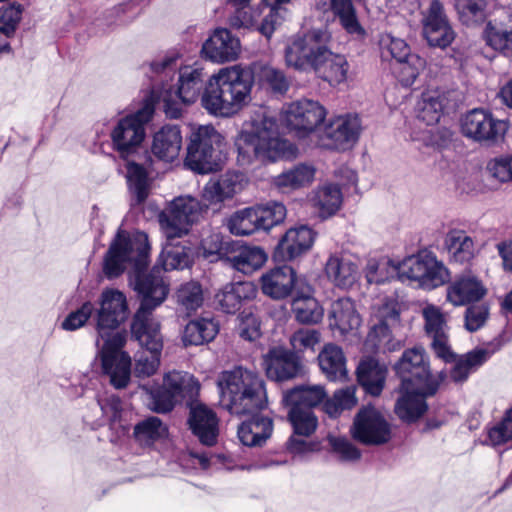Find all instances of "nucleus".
Segmentation results:
<instances>
[{
	"instance_id": "nucleus-1",
	"label": "nucleus",
	"mask_w": 512,
	"mask_h": 512,
	"mask_svg": "<svg viewBox=\"0 0 512 512\" xmlns=\"http://www.w3.org/2000/svg\"><path fill=\"white\" fill-rule=\"evenodd\" d=\"M220 405L234 415H253L238 427V438L245 446H262L271 437L273 421L256 414L267 406L263 379L256 373L236 367L223 371L217 379Z\"/></svg>"
},
{
	"instance_id": "nucleus-2",
	"label": "nucleus",
	"mask_w": 512,
	"mask_h": 512,
	"mask_svg": "<svg viewBox=\"0 0 512 512\" xmlns=\"http://www.w3.org/2000/svg\"><path fill=\"white\" fill-rule=\"evenodd\" d=\"M167 242L158 257L157 264L153 270L143 275V271L148 265L150 245L148 236L143 232H137L130 235L119 229L114 240L106 253L104 259V273L108 278H115L121 275L125 270L131 269L135 277V290L137 284L141 281L150 279H160L168 291L161 275V270H182L189 267L192 263L191 250L189 247L180 243H174V240L166 238Z\"/></svg>"
},
{
	"instance_id": "nucleus-3",
	"label": "nucleus",
	"mask_w": 512,
	"mask_h": 512,
	"mask_svg": "<svg viewBox=\"0 0 512 512\" xmlns=\"http://www.w3.org/2000/svg\"><path fill=\"white\" fill-rule=\"evenodd\" d=\"M126 296L116 289H104L96 312V345L104 374L116 389L127 387L131 377V357L123 351L126 334L118 327L128 318Z\"/></svg>"
},
{
	"instance_id": "nucleus-4",
	"label": "nucleus",
	"mask_w": 512,
	"mask_h": 512,
	"mask_svg": "<svg viewBox=\"0 0 512 512\" xmlns=\"http://www.w3.org/2000/svg\"><path fill=\"white\" fill-rule=\"evenodd\" d=\"M141 304L131 324V334L145 351L135 354L133 373L139 379L153 376L160 366L163 349L161 325L152 311L161 305L167 297L166 287L160 279H150L137 284Z\"/></svg>"
},
{
	"instance_id": "nucleus-5",
	"label": "nucleus",
	"mask_w": 512,
	"mask_h": 512,
	"mask_svg": "<svg viewBox=\"0 0 512 512\" xmlns=\"http://www.w3.org/2000/svg\"><path fill=\"white\" fill-rule=\"evenodd\" d=\"M331 41L327 28H312L296 35L285 48L286 64L298 71H313L332 87L345 83L350 66L344 55L331 50Z\"/></svg>"
},
{
	"instance_id": "nucleus-6",
	"label": "nucleus",
	"mask_w": 512,
	"mask_h": 512,
	"mask_svg": "<svg viewBox=\"0 0 512 512\" xmlns=\"http://www.w3.org/2000/svg\"><path fill=\"white\" fill-rule=\"evenodd\" d=\"M252 73L239 65L221 68L207 79L201 105L208 114L228 118L251 102Z\"/></svg>"
},
{
	"instance_id": "nucleus-7",
	"label": "nucleus",
	"mask_w": 512,
	"mask_h": 512,
	"mask_svg": "<svg viewBox=\"0 0 512 512\" xmlns=\"http://www.w3.org/2000/svg\"><path fill=\"white\" fill-rule=\"evenodd\" d=\"M237 161L241 166L275 162L286 156L291 144L279 134L277 120L265 112L256 113L236 138Z\"/></svg>"
},
{
	"instance_id": "nucleus-8",
	"label": "nucleus",
	"mask_w": 512,
	"mask_h": 512,
	"mask_svg": "<svg viewBox=\"0 0 512 512\" xmlns=\"http://www.w3.org/2000/svg\"><path fill=\"white\" fill-rule=\"evenodd\" d=\"M226 146L225 137L213 125L194 126L184 164L198 174L218 171L225 159Z\"/></svg>"
},
{
	"instance_id": "nucleus-9",
	"label": "nucleus",
	"mask_w": 512,
	"mask_h": 512,
	"mask_svg": "<svg viewBox=\"0 0 512 512\" xmlns=\"http://www.w3.org/2000/svg\"><path fill=\"white\" fill-rule=\"evenodd\" d=\"M154 111L153 101L147 99L140 109L115 122L110 139L113 150L121 158L127 159L138 152L146 136L145 126L152 119Z\"/></svg>"
},
{
	"instance_id": "nucleus-10",
	"label": "nucleus",
	"mask_w": 512,
	"mask_h": 512,
	"mask_svg": "<svg viewBox=\"0 0 512 512\" xmlns=\"http://www.w3.org/2000/svg\"><path fill=\"white\" fill-rule=\"evenodd\" d=\"M392 273L401 281L417 282L427 290L442 286L449 277L447 268L430 253H418L392 263Z\"/></svg>"
},
{
	"instance_id": "nucleus-11",
	"label": "nucleus",
	"mask_w": 512,
	"mask_h": 512,
	"mask_svg": "<svg viewBox=\"0 0 512 512\" xmlns=\"http://www.w3.org/2000/svg\"><path fill=\"white\" fill-rule=\"evenodd\" d=\"M209 204H201L191 196H179L173 199L158 214V221L164 236L175 240L188 234L190 226L196 222L204 208Z\"/></svg>"
},
{
	"instance_id": "nucleus-12",
	"label": "nucleus",
	"mask_w": 512,
	"mask_h": 512,
	"mask_svg": "<svg viewBox=\"0 0 512 512\" xmlns=\"http://www.w3.org/2000/svg\"><path fill=\"white\" fill-rule=\"evenodd\" d=\"M327 110L318 101L303 98L283 106L280 119L297 137H306L326 118Z\"/></svg>"
},
{
	"instance_id": "nucleus-13",
	"label": "nucleus",
	"mask_w": 512,
	"mask_h": 512,
	"mask_svg": "<svg viewBox=\"0 0 512 512\" xmlns=\"http://www.w3.org/2000/svg\"><path fill=\"white\" fill-rule=\"evenodd\" d=\"M508 123L485 109L475 108L461 118L462 134L475 142L496 143L503 139Z\"/></svg>"
},
{
	"instance_id": "nucleus-14",
	"label": "nucleus",
	"mask_w": 512,
	"mask_h": 512,
	"mask_svg": "<svg viewBox=\"0 0 512 512\" xmlns=\"http://www.w3.org/2000/svg\"><path fill=\"white\" fill-rule=\"evenodd\" d=\"M382 54L391 56L398 64V79L402 85L411 86L426 67V60L411 53L409 45L400 38L385 34L380 39Z\"/></svg>"
},
{
	"instance_id": "nucleus-15",
	"label": "nucleus",
	"mask_w": 512,
	"mask_h": 512,
	"mask_svg": "<svg viewBox=\"0 0 512 512\" xmlns=\"http://www.w3.org/2000/svg\"><path fill=\"white\" fill-rule=\"evenodd\" d=\"M199 390V383L188 372L173 370L164 375L163 389L152 394L151 409L157 413L170 412L178 396H192Z\"/></svg>"
},
{
	"instance_id": "nucleus-16",
	"label": "nucleus",
	"mask_w": 512,
	"mask_h": 512,
	"mask_svg": "<svg viewBox=\"0 0 512 512\" xmlns=\"http://www.w3.org/2000/svg\"><path fill=\"white\" fill-rule=\"evenodd\" d=\"M395 370L405 385L425 386L430 381H437L440 386L448 378L444 371L439 372L436 377L431 375L427 356L422 347L406 350L396 363Z\"/></svg>"
},
{
	"instance_id": "nucleus-17",
	"label": "nucleus",
	"mask_w": 512,
	"mask_h": 512,
	"mask_svg": "<svg viewBox=\"0 0 512 512\" xmlns=\"http://www.w3.org/2000/svg\"><path fill=\"white\" fill-rule=\"evenodd\" d=\"M352 436L366 445H381L391 438L389 423L374 407H365L356 414Z\"/></svg>"
},
{
	"instance_id": "nucleus-18",
	"label": "nucleus",
	"mask_w": 512,
	"mask_h": 512,
	"mask_svg": "<svg viewBox=\"0 0 512 512\" xmlns=\"http://www.w3.org/2000/svg\"><path fill=\"white\" fill-rule=\"evenodd\" d=\"M424 319V331L431 339V346L437 357L450 361L455 353L449 345V326L447 315L434 304H426L421 311Z\"/></svg>"
},
{
	"instance_id": "nucleus-19",
	"label": "nucleus",
	"mask_w": 512,
	"mask_h": 512,
	"mask_svg": "<svg viewBox=\"0 0 512 512\" xmlns=\"http://www.w3.org/2000/svg\"><path fill=\"white\" fill-rule=\"evenodd\" d=\"M361 121L357 115L337 116L325 126L321 137L322 146L334 150H347L359 139Z\"/></svg>"
},
{
	"instance_id": "nucleus-20",
	"label": "nucleus",
	"mask_w": 512,
	"mask_h": 512,
	"mask_svg": "<svg viewBox=\"0 0 512 512\" xmlns=\"http://www.w3.org/2000/svg\"><path fill=\"white\" fill-rule=\"evenodd\" d=\"M439 388L437 381H430L422 385L401 384L402 396L395 405V413L406 422H414L427 411L425 398L433 396Z\"/></svg>"
},
{
	"instance_id": "nucleus-21",
	"label": "nucleus",
	"mask_w": 512,
	"mask_h": 512,
	"mask_svg": "<svg viewBox=\"0 0 512 512\" xmlns=\"http://www.w3.org/2000/svg\"><path fill=\"white\" fill-rule=\"evenodd\" d=\"M263 367L268 378L286 381L303 374L304 366L298 354L284 347H272L263 356Z\"/></svg>"
},
{
	"instance_id": "nucleus-22",
	"label": "nucleus",
	"mask_w": 512,
	"mask_h": 512,
	"mask_svg": "<svg viewBox=\"0 0 512 512\" xmlns=\"http://www.w3.org/2000/svg\"><path fill=\"white\" fill-rule=\"evenodd\" d=\"M422 23L423 35L430 46L446 48L453 42L455 32L439 0L431 1Z\"/></svg>"
},
{
	"instance_id": "nucleus-23",
	"label": "nucleus",
	"mask_w": 512,
	"mask_h": 512,
	"mask_svg": "<svg viewBox=\"0 0 512 512\" xmlns=\"http://www.w3.org/2000/svg\"><path fill=\"white\" fill-rule=\"evenodd\" d=\"M241 52L239 38L226 28L216 29L204 42L202 53L214 63L235 61Z\"/></svg>"
},
{
	"instance_id": "nucleus-24",
	"label": "nucleus",
	"mask_w": 512,
	"mask_h": 512,
	"mask_svg": "<svg viewBox=\"0 0 512 512\" xmlns=\"http://www.w3.org/2000/svg\"><path fill=\"white\" fill-rule=\"evenodd\" d=\"M245 175L237 171H227L217 179L209 180L202 190V200L207 204H218L233 198L246 186Z\"/></svg>"
},
{
	"instance_id": "nucleus-25",
	"label": "nucleus",
	"mask_w": 512,
	"mask_h": 512,
	"mask_svg": "<svg viewBox=\"0 0 512 512\" xmlns=\"http://www.w3.org/2000/svg\"><path fill=\"white\" fill-rule=\"evenodd\" d=\"M260 282L262 292L276 300L288 297L294 288L297 291L303 285L297 280L294 269L287 265L270 269L261 276Z\"/></svg>"
},
{
	"instance_id": "nucleus-26",
	"label": "nucleus",
	"mask_w": 512,
	"mask_h": 512,
	"mask_svg": "<svg viewBox=\"0 0 512 512\" xmlns=\"http://www.w3.org/2000/svg\"><path fill=\"white\" fill-rule=\"evenodd\" d=\"M325 274L334 286L349 289L359 280L360 270L357 261L350 255L333 254L325 264Z\"/></svg>"
},
{
	"instance_id": "nucleus-27",
	"label": "nucleus",
	"mask_w": 512,
	"mask_h": 512,
	"mask_svg": "<svg viewBox=\"0 0 512 512\" xmlns=\"http://www.w3.org/2000/svg\"><path fill=\"white\" fill-rule=\"evenodd\" d=\"M183 138L178 125L167 124L157 130L152 138L151 152L159 160L172 163L182 149Z\"/></svg>"
},
{
	"instance_id": "nucleus-28",
	"label": "nucleus",
	"mask_w": 512,
	"mask_h": 512,
	"mask_svg": "<svg viewBox=\"0 0 512 512\" xmlns=\"http://www.w3.org/2000/svg\"><path fill=\"white\" fill-rule=\"evenodd\" d=\"M486 289L481 281L470 274L455 278L446 289V300L453 306H464L484 297Z\"/></svg>"
},
{
	"instance_id": "nucleus-29",
	"label": "nucleus",
	"mask_w": 512,
	"mask_h": 512,
	"mask_svg": "<svg viewBox=\"0 0 512 512\" xmlns=\"http://www.w3.org/2000/svg\"><path fill=\"white\" fill-rule=\"evenodd\" d=\"M188 422L193 434L203 445L212 446L217 442L219 420L212 409L196 405L191 408Z\"/></svg>"
},
{
	"instance_id": "nucleus-30",
	"label": "nucleus",
	"mask_w": 512,
	"mask_h": 512,
	"mask_svg": "<svg viewBox=\"0 0 512 512\" xmlns=\"http://www.w3.org/2000/svg\"><path fill=\"white\" fill-rule=\"evenodd\" d=\"M315 238L316 233L310 227L306 225L293 227L283 235L277 248L283 259L292 260L308 252Z\"/></svg>"
},
{
	"instance_id": "nucleus-31",
	"label": "nucleus",
	"mask_w": 512,
	"mask_h": 512,
	"mask_svg": "<svg viewBox=\"0 0 512 512\" xmlns=\"http://www.w3.org/2000/svg\"><path fill=\"white\" fill-rule=\"evenodd\" d=\"M206 76L204 69L198 65L179 69L177 95L183 103H194L202 97L207 83Z\"/></svg>"
},
{
	"instance_id": "nucleus-32",
	"label": "nucleus",
	"mask_w": 512,
	"mask_h": 512,
	"mask_svg": "<svg viewBox=\"0 0 512 512\" xmlns=\"http://www.w3.org/2000/svg\"><path fill=\"white\" fill-rule=\"evenodd\" d=\"M295 319L302 324H317L324 316V309L313 297V288L304 284L298 288L292 301Z\"/></svg>"
},
{
	"instance_id": "nucleus-33",
	"label": "nucleus",
	"mask_w": 512,
	"mask_h": 512,
	"mask_svg": "<svg viewBox=\"0 0 512 512\" xmlns=\"http://www.w3.org/2000/svg\"><path fill=\"white\" fill-rule=\"evenodd\" d=\"M257 294L256 286L250 281L228 283L215 295L219 307L225 313H235L244 300L253 299Z\"/></svg>"
},
{
	"instance_id": "nucleus-34",
	"label": "nucleus",
	"mask_w": 512,
	"mask_h": 512,
	"mask_svg": "<svg viewBox=\"0 0 512 512\" xmlns=\"http://www.w3.org/2000/svg\"><path fill=\"white\" fill-rule=\"evenodd\" d=\"M360 324V315L350 298H339L332 303L329 312V326L332 330H338L341 335H345L357 329Z\"/></svg>"
},
{
	"instance_id": "nucleus-35",
	"label": "nucleus",
	"mask_w": 512,
	"mask_h": 512,
	"mask_svg": "<svg viewBox=\"0 0 512 512\" xmlns=\"http://www.w3.org/2000/svg\"><path fill=\"white\" fill-rule=\"evenodd\" d=\"M267 258L263 248L244 245L235 249L225 260L234 270L243 274H252L265 264Z\"/></svg>"
},
{
	"instance_id": "nucleus-36",
	"label": "nucleus",
	"mask_w": 512,
	"mask_h": 512,
	"mask_svg": "<svg viewBox=\"0 0 512 512\" xmlns=\"http://www.w3.org/2000/svg\"><path fill=\"white\" fill-rule=\"evenodd\" d=\"M483 38L494 51L512 57V16L507 21H489L483 31Z\"/></svg>"
},
{
	"instance_id": "nucleus-37",
	"label": "nucleus",
	"mask_w": 512,
	"mask_h": 512,
	"mask_svg": "<svg viewBox=\"0 0 512 512\" xmlns=\"http://www.w3.org/2000/svg\"><path fill=\"white\" fill-rule=\"evenodd\" d=\"M444 244L449 260L453 263H468L476 254V245L473 238L463 230H450L446 234Z\"/></svg>"
},
{
	"instance_id": "nucleus-38",
	"label": "nucleus",
	"mask_w": 512,
	"mask_h": 512,
	"mask_svg": "<svg viewBox=\"0 0 512 512\" xmlns=\"http://www.w3.org/2000/svg\"><path fill=\"white\" fill-rule=\"evenodd\" d=\"M387 375V368L373 358L363 359L357 367V378L365 391L373 396L381 394Z\"/></svg>"
},
{
	"instance_id": "nucleus-39",
	"label": "nucleus",
	"mask_w": 512,
	"mask_h": 512,
	"mask_svg": "<svg viewBox=\"0 0 512 512\" xmlns=\"http://www.w3.org/2000/svg\"><path fill=\"white\" fill-rule=\"evenodd\" d=\"M491 356V352L485 348H476L464 355L454 358L448 362H453L449 377L455 383L466 381L469 375L483 365Z\"/></svg>"
},
{
	"instance_id": "nucleus-40",
	"label": "nucleus",
	"mask_w": 512,
	"mask_h": 512,
	"mask_svg": "<svg viewBox=\"0 0 512 512\" xmlns=\"http://www.w3.org/2000/svg\"><path fill=\"white\" fill-rule=\"evenodd\" d=\"M325 398L326 392L321 385L297 386L283 393L282 402L286 407L312 410Z\"/></svg>"
},
{
	"instance_id": "nucleus-41",
	"label": "nucleus",
	"mask_w": 512,
	"mask_h": 512,
	"mask_svg": "<svg viewBox=\"0 0 512 512\" xmlns=\"http://www.w3.org/2000/svg\"><path fill=\"white\" fill-rule=\"evenodd\" d=\"M219 332V325L210 318H198L189 321L181 334L185 347L198 346L212 341Z\"/></svg>"
},
{
	"instance_id": "nucleus-42",
	"label": "nucleus",
	"mask_w": 512,
	"mask_h": 512,
	"mask_svg": "<svg viewBox=\"0 0 512 512\" xmlns=\"http://www.w3.org/2000/svg\"><path fill=\"white\" fill-rule=\"evenodd\" d=\"M322 372L330 380H344L347 376L346 358L341 347L333 343L324 345L318 355Z\"/></svg>"
},
{
	"instance_id": "nucleus-43",
	"label": "nucleus",
	"mask_w": 512,
	"mask_h": 512,
	"mask_svg": "<svg viewBox=\"0 0 512 512\" xmlns=\"http://www.w3.org/2000/svg\"><path fill=\"white\" fill-rule=\"evenodd\" d=\"M316 169L309 164H298L277 175L273 183L282 192H290L310 185L315 177Z\"/></svg>"
},
{
	"instance_id": "nucleus-44",
	"label": "nucleus",
	"mask_w": 512,
	"mask_h": 512,
	"mask_svg": "<svg viewBox=\"0 0 512 512\" xmlns=\"http://www.w3.org/2000/svg\"><path fill=\"white\" fill-rule=\"evenodd\" d=\"M342 192L336 184H324L313 191L311 202L318 210L321 218L334 215L342 204Z\"/></svg>"
},
{
	"instance_id": "nucleus-45",
	"label": "nucleus",
	"mask_w": 512,
	"mask_h": 512,
	"mask_svg": "<svg viewBox=\"0 0 512 512\" xmlns=\"http://www.w3.org/2000/svg\"><path fill=\"white\" fill-rule=\"evenodd\" d=\"M168 436V427L156 416L138 422L133 429V437L140 446H152Z\"/></svg>"
},
{
	"instance_id": "nucleus-46",
	"label": "nucleus",
	"mask_w": 512,
	"mask_h": 512,
	"mask_svg": "<svg viewBox=\"0 0 512 512\" xmlns=\"http://www.w3.org/2000/svg\"><path fill=\"white\" fill-rule=\"evenodd\" d=\"M252 0H226L230 11L228 22L235 29L256 28L259 13L250 6Z\"/></svg>"
},
{
	"instance_id": "nucleus-47",
	"label": "nucleus",
	"mask_w": 512,
	"mask_h": 512,
	"mask_svg": "<svg viewBox=\"0 0 512 512\" xmlns=\"http://www.w3.org/2000/svg\"><path fill=\"white\" fill-rule=\"evenodd\" d=\"M225 225L235 236H249L259 231L255 206L235 211L226 219Z\"/></svg>"
},
{
	"instance_id": "nucleus-48",
	"label": "nucleus",
	"mask_w": 512,
	"mask_h": 512,
	"mask_svg": "<svg viewBox=\"0 0 512 512\" xmlns=\"http://www.w3.org/2000/svg\"><path fill=\"white\" fill-rule=\"evenodd\" d=\"M330 6L333 14L339 19L341 26L348 34L359 38L365 36L366 32L357 18L351 0H331Z\"/></svg>"
},
{
	"instance_id": "nucleus-49",
	"label": "nucleus",
	"mask_w": 512,
	"mask_h": 512,
	"mask_svg": "<svg viewBox=\"0 0 512 512\" xmlns=\"http://www.w3.org/2000/svg\"><path fill=\"white\" fill-rule=\"evenodd\" d=\"M127 182L136 204L143 203L149 195V181L146 169L133 161H128Z\"/></svg>"
},
{
	"instance_id": "nucleus-50",
	"label": "nucleus",
	"mask_w": 512,
	"mask_h": 512,
	"mask_svg": "<svg viewBox=\"0 0 512 512\" xmlns=\"http://www.w3.org/2000/svg\"><path fill=\"white\" fill-rule=\"evenodd\" d=\"M204 301L201 285L196 281L182 284L176 292L178 309L190 314L199 309Z\"/></svg>"
},
{
	"instance_id": "nucleus-51",
	"label": "nucleus",
	"mask_w": 512,
	"mask_h": 512,
	"mask_svg": "<svg viewBox=\"0 0 512 512\" xmlns=\"http://www.w3.org/2000/svg\"><path fill=\"white\" fill-rule=\"evenodd\" d=\"M443 103L440 95L436 91H427L422 94L419 103V112L417 118L426 125L438 123L442 116Z\"/></svg>"
},
{
	"instance_id": "nucleus-52",
	"label": "nucleus",
	"mask_w": 512,
	"mask_h": 512,
	"mask_svg": "<svg viewBox=\"0 0 512 512\" xmlns=\"http://www.w3.org/2000/svg\"><path fill=\"white\" fill-rule=\"evenodd\" d=\"M257 78L262 87L271 90L274 94L284 95L290 87L284 72L270 65L261 66L257 72Z\"/></svg>"
},
{
	"instance_id": "nucleus-53",
	"label": "nucleus",
	"mask_w": 512,
	"mask_h": 512,
	"mask_svg": "<svg viewBox=\"0 0 512 512\" xmlns=\"http://www.w3.org/2000/svg\"><path fill=\"white\" fill-rule=\"evenodd\" d=\"M392 327L383 324L372 323L370 331L366 337L364 346L368 352L392 351L395 345L391 333Z\"/></svg>"
},
{
	"instance_id": "nucleus-54",
	"label": "nucleus",
	"mask_w": 512,
	"mask_h": 512,
	"mask_svg": "<svg viewBox=\"0 0 512 512\" xmlns=\"http://www.w3.org/2000/svg\"><path fill=\"white\" fill-rule=\"evenodd\" d=\"M288 408V418L296 435L308 437L316 431L318 420L313 410Z\"/></svg>"
},
{
	"instance_id": "nucleus-55",
	"label": "nucleus",
	"mask_w": 512,
	"mask_h": 512,
	"mask_svg": "<svg viewBox=\"0 0 512 512\" xmlns=\"http://www.w3.org/2000/svg\"><path fill=\"white\" fill-rule=\"evenodd\" d=\"M356 388L354 386L346 387L335 391L332 398L324 403V411L330 417H337L343 411L350 410L357 404L355 396Z\"/></svg>"
},
{
	"instance_id": "nucleus-56",
	"label": "nucleus",
	"mask_w": 512,
	"mask_h": 512,
	"mask_svg": "<svg viewBox=\"0 0 512 512\" xmlns=\"http://www.w3.org/2000/svg\"><path fill=\"white\" fill-rule=\"evenodd\" d=\"M257 219L260 230H270L286 218V207L280 202H270L266 205H256Z\"/></svg>"
},
{
	"instance_id": "nucleus-57",
	"label": "nucleus",
	"mask_w": 512,
	"mask_h": 512,
	"mask_svg": "<svg viewBox=\"0 0 512 512\" xmlns=\"http://www.w3.org/2000/svg\"><path fill=\"white\" fill-rule=\"evenodd\" d=\"M371 322L394 328L400 323L399 304L394 299H386L372 308Z\"/></svg>"
},
{
	"instance_id": "nucleus-58",
	"label": "nucleus",
	"mask_w": 512,
	"mask_h": 512,
	"mask_svg": "<svg viewBox=\"0 0 512 512\" xmlns=\"http://www.w3.org/2000/svg\"><path fill=\"white\" fill-rule=\"evenodd\" d=\"M290 0H264L265 4L270 7V12L267 14L261 24L256 29L266 38H270L276 28L281 25L286 9L282 8L283 4L288 3Z\"/></svg>"
},
{
	"instance_id": "nucleus-59",
	"label": "nucleus",
	"mask_w": 512,
	"mask_h": 512,
	"mask_svg": "<svg viewBox=\"0 0 512 512\" xmlns=\"http://www.w3.org/2000/svg\"><path fill=\"white\" fill-rule=\"evenodd\" d=\"M485 0H455V9L460 21L469 26L482 21L485 17Z\"/></svg>"
},
{
	"instance_id": "nucleus-60",
	"label": "nucleus",
	"mask_w": 512,
	"mask_h": 512,
	"mask_svg": "<svg viewBox=\"0 0 512 512\" xmlns=\"http://www.w3.org/2000/svg\"><path fill=\"white\" fill-rule=\"evenodd\" d=\"M321 341V334L318 330L310 328H301L291 334L289 343L293 352L296 354L305 351H314L315 347Z\"/></svg>"
},
{
	"instance_id": "nucleus-61",
	"label": "nucleus",
	"mask_w": 512,
	"mask_h": 512,
	"mask_svg": "<svg viewBox=\"0 0 512 512\" xmlns=\"http://www.w3.org/2000/svg\"><path fill=\"white\" fill-rule=\"evenodd\" d=\"M94 310L93 303L90 301L84 302L77 310L72 311L66 316L61 327L66 331H74L81 328L92 316Z\"/></svg>"
},
{
	"instance_id": "nucleus-62",
	"label": "nucleus",
	"mask_w": 512,
	"mask_h": 512,
	"mask_svg": "<svg viewBox=\"0 0 512 512\" xmlns=\"http://www.w3.org/2000/svg\"><path fill=\"white\" fill-rule=\"evenodd\" d=\"M22 5L13 3L0 8V32L5 35L13 33L22 15Z\"/></svg>"
},
{
	"instance_id": "nucleus-63",
	"label": "nucleus",
	"mask_w": 512,
	"mask_h": 512,
	"mask_svg": "<svg viewBox=\"0 0 512 512\" xmlns=\"http://www.w3.org/2000/svg\"><path fill=\"white\" fill-rule=\"evenodd\" d=\"M488 440L493 446L502 445L512 440V408L507 411L500 423L489 429Z\"/></svg>"
},
{
	"instance_id": "nucleus-64",
	"label": "nucleus",
	"mask_w": 512,
	"mask_h": 512,
	"mask_svg": "<svg viewBox=\"0 0 512 512\" xmlns=\"http://www.w3.org/2000/svg\"><path fill=\"white\" fill-rule=\"evenodd\" d=\"M487 172L499 182L512 181V155L490 160L487 164Z\"/></svg>"
}]
</instances>
